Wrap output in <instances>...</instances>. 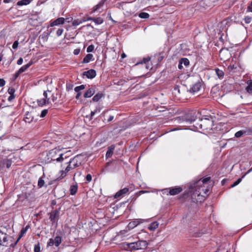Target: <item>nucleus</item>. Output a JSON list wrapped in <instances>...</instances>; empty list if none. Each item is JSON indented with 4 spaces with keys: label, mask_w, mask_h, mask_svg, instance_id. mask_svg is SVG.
<instances>
[{
    "label": "nucleus",
    "mask_w": 252,
    "mask_h": 252,
    "mask_svg": "<svg viewBox=\"0 0 252 252\" xmlns=\"http://www.w3.org/2000/svg\"><path fill=\"white\" fill-rule=\"evenodd\" d=\"M211 178L206 177L199 179L189 186V192L193 202L198 203L203 201L208 195V192L212 188V185L208 184Z\"/></svg>",
    "instance_id": "obj_1"
},
{
    "label": "nucleus",
    "mask_w": 252,
    "mask_h": 252,
    "mask_svg": "<svg viewBox=\"0 0 252 252\" xmlns=\"http://www.w3.org/2000/svg\"><path fill=\"white\" fill-rule=\"evenodd\" d=\"M64 154L62 151L58 149H53L49 151L47 154V160L48 162L56 161L58 162H62L66 157H63Z\"/></svg>",
    "instance_id": "obj_2"
},
{
    "label": "nucleus",
    "mask_w": 252,
    "mask_h": 252,
    "mask_svg": "<svg viewBox=\"0 0 252 252\" xmlns=\"http://www.w3.org/2000/svg\"><path fill=\"white\" fill-rule=\"evenodd\" d=\"M138 240L135 242L126 244V248L130 251H137L146 249L148 245L146 240H140L139 236L137 237Z\"/></svg>",
    "instance_id": "obj_3"
},
{
    "label": "nucleus",
    "mask_w": 252,
    "mask_h": 252,
    "mask_svg": "<svg viewBox=\"0 0 252 252\" xmlns=\"http://www.w3.org/2000/svg\"><path fill=\"white\" fill-rule=\"evenodd\" d=\"M78 158L79 156L77 155L75 156L74 158H71L68 162H67V164L68 165L65 168L64 170H62L60 171V173L61 174V179L63 178L65 176H66V174L69 171L74 169L72 167V163H73L74 161H75L76 159Z\"/></svg>",
    "instance_id": "obj_4"
},
{
    "label": "nucleus",
    "mask_w": 252,
    "mask_h": 252,
    "mask_svg": "<svg viewBox=\"0 0 252 252\" xmlns=\"http://www.w3.org/2000/svg\"><path fill=\"white\" fill-rule=\"evenodd\" d=\"M196 116L193 112H190L185 115L182 118V122L187 124H191L196 120Z\"/></svg>",
    "instance_id": "obj_5"
},
{
    "label": "nucleus",
    "mask_w": 252,
    "mask_h": 252,
    "mask_svg": "<svg viewBox=\"0 0 252 252\" xmlns=\"http://www.w3.org/2000/svg\"><path fill=\"white\" fill-rule=\"evenodd\" d=\"M51 94V91H44L43 93V98L37 100V103L38 105L42 106L47 104L50 103V98L48 97L49 94Z\"/></svg>",
    "instance_id": "obj_6"
},
{
    "label": "nucleus",
    "mask_w": 252,
    "mask_h": 252,
    "mask_svg": "<svg viewBox=\"0 0 252 252\" xmlns=\"http://www.w3.org/2000/svg\"><path fill=\"white\" fill-rule=\"evenodd\" d=\"M130 238V234L127 230H121L116 235L117 239L122 241L128 240Z\"/></svg>",
    "instance_id": "obj_7"
},
{
    "label": "nucleus",
    "mask_w": 252,
    "mask_h": 252,
    "mask_svg": "<svg viewBox=\"0 0 252 252\" xmlns=\"http://www.w3.org/2000/svg\"><path fill=\"white\" fill-rule=\"evenodd\" d=\"M7 236L5 233H4L1 229L0 228V245L7 246Z\"/></svg>",
    "instance_id": "obj_8"
},
{
    "label": "nucleus",
    "mask_w": 252,
    "mask_h": 252,
    "mask_svg": "<svg viewBox=\"0 0 252 252\" xmlns=\"http://www.w3.org/2000/svg\"><path fill=\"white\" fill-rule=\"evenodd\" d=\"M60 216V210H55L50 213V219L51 221L53 222H56Z\"/></svg>",
    "instance_id": "obj_9"
},
{
    "label": "nucleus",
    "mask_w": 252,
    "mask_h": 252,
    "mask_svg": "<svg viewBox=\"0 0 252 252\" xmlns=\"http://www.w3.org/2000/svg\"><path fill=\"white\" fill-rule=\"evenodd\" d=\"M143 222L144 220L142 219H136L129 222L127 225V228L129 230L132 229L137 226L139 224L142 223Z\"/></svg>",
    "instance_id": "obj_10"
},
{
    "label": "nucleus",
    "mask_w": 252,
    "mask_h": 252,
    "mask_svg": "<svg viewBox=\"0 0 252 252\" xmlns=\"http://www.w3.org/2000/svg\"><path fill=\"white\" fill-rule=\"evenodd\" d=\"M201 87V83L199 81H197L190 87L189 92L193 94L196 93L200 90Z\"/></svg>",
    "instance_id": "obj_11"
},
{
    "label": "nucleus",
    "mask_w": 252,
    "mask_h": 252,
    "mask_svg": "<svg viewBox=\"0 0 252 252\" xmlns=\"http://www.w3.org/2000/svg\"><path fill=\"white\" fill-rule=\"evenodd\" d=\"M83 75L86 76L88 78L93 79L96 76V71L91 69L84 72Z\"/></svg>",
    "instance_id": "obj_12"
},
{
    "label": "nucleus",
    "mask_w": 252,
    "mask_h": 252,
    "mask_svg": "<svg viewBox=\"0 0 252 252\" xmlns=\"http://www.w3.org/2000/svg\"><path fill=\"white\" fill-rule=\"evenodd\" d=\"M202 122L201 124H196V125H193L194 127L191 129L193 130H198V129H201L203 128V125H204L206 123H211V122L208 119H205L204 121L202 120H200Z\"/></svg>",
    "instance_id": "obj_13"
},
{
    "label": "nucleus",
    "mask_w": 252,
    "mask_h": 252,
    "mask_svg": "<svg viewBox=\"0 0 252 252\" xmlns=\"http://www.w3.org/2000/svg\"><path fill=\"white\" fill-rule=\"evenodd\" d=\"M65 22V19L63 17H60L54 20L53 22H52L50 24L51 27H53L55 26H58L59 25H62L64 24Z\"/></svg>",
    "instance_id": "obj_14"
},
{
    "label": "nucleus",
    "mask_w": 252,
    "mask_h": 252,
    "mask_svg": "<svg viewBox=\"0 0 252 252\" xmlns=\"http://www.w3.org/2000/svg\"><path fill=\"white\" fill-rule=\"evenodd\" d=\"M150 61V58L149 57L144 58L140 62L137 63L135 65H137L139 63L145 64V67H146L147 69H152V67L149 64Z\"/></svg>",
    "instance_id": "obj_15"
},
{
    "label": "nucleus",
    "mask_w": 252,
    "mask_h": 252,
    "mask_svg": "<svg viewBox=\"0 0 252 252\" xmlns=\"http://www.w3.org/2000/svg\"><path fill=\"white\" fill-rule=\"evenodd\" d=\"M252 132V131L250 129L240 130L235 133V136L237 138H239L244 134H250Z\"/></svg>",
    "instance_id": "obj_16"
},
{
    "label": "nucleus",
    "mask_w": 252,
    "mask_h": 252,
    "mask_svg": "<svg viewBox=\"0 0 252 252\" xmlns=\"http://www.w3.org/2000/svg\"><path fill=\"white\" fill-rule=\"evenodd\" d=\"M95 93L94 88L93 87L89 88L84 94L85 98H89L93 96Z\"/></svg>",
    "instance_id": "obj_17"
},
{
    "label": "nucleus",
    "mask_w": 252,
    "mask_h": 252,
    "mask_svg": "<svg viewBox=\"0 0 252 252\" xmlns=\"http://www.w3.org/2000/svg\"><path fill=\"white\" fill-rule=\"evenodd\" d=\"M129 190V189L127 188H125L118 191L115 195L114 197L115 198H117L121 196L122 195L126 194Z\"/></svg>",
    "instance_id": "obj_18"
},
{
    "label": "nucleus",
    "mask_w": 252,
    "mask_h": 252,
    "mask_svg": "<svg viewBox=\"0 0 252 252\" xmlns=\"http://www.w3.org/2000/svg\"><path fill=\"white\" fill-rule=\"evenodd\" d=\"M93 60H94L93 55L91 54H88L83 59L82 63H89L90 62L93 61Z\"/></svg>",
    "instance_id": "obj_19"
},
{
    "label": "nucleus",
    "mask_w": 252,
    "mask_h": 252,
    "mask_svg": "<svg viewBox=\"0 0 252 252\" xmlns=\"http://www.w3.org/2000/svg\"><path fill=\"white\" fill-rule=\"evenodd\" d=\"M29 228V226L27 225L25 227H24L21 229V230L20 231V233L19 236V237L16 242L15 245L20 240V239L22 237H23V236L26 233V232Z\"/></svg>",
    "instance_id": "obj_20"
},
{
    "label": "nucleus",
    "mask_w": 252,
    "mask_h": 252,
    "mask_svg": "<svg viewBox=\"0 0 252 252\" xmlns=\"http://www.w3.org/2000/svg\"><path fill=\"white\" fill-rule=\"evenodd\" d=\"M182 190V189L180 187L174 188L171 189L169 191V193L171 195H175L180 193Z\"/></svg>",
    "instance_id": "obj_21"
},
{
    "label": "nucleus",
    "mask_w": 252,
    "mask_h": 252,
    "mask_svg": "<svg viewBox=\"0 0 252 252\" xmlns=\"http://www.w3.org/2000/svg\"><path fill=\"white\" fill-rule=\"evenodd\" d=\"M33 117L31 113L28 112L26 114L24 117V121L26 123H30L32 121Z\"/></svg>",
    "instance_id": "obj_22"
},
{
    "label": "nucleus",
    "mask_w": 252,
    "mask_h": 252,
    "mask_svg": "<svg viewBox=\"0 0 252 252\" xmlns=\"http://www.w3.org/2000/svg\"><path fill=\"white\" fill-rule=\"evenodd\" d=\"M114 149L115 146L113 145H112L108 148V150L106 153V157L107 158H110L112 156Z\"/></svg>",
    "instance_id": "obj_23"
},
{
    "label": "nucleus",
    "mask_w": 252,
    "mask_h": 252,
    "mask_svg": "<svg viewBox=\"0 0 252 252\" xmlns=\"http://www.w3.org/2000/svg\"><path fill=\"white\" fill-rule=\"evenodd\" d=\"M87 20H92L93 21L96 25H100L102 24L103 22V19L101 18H90L87 19Z\"/></svg>",
    "instance_id": "obj_24"
},
{
    "label": "nucleus",
    "mask_w": 252,
    "mask_h": 252,
    "mask_svg": "<svg viewBox=\"0 0 252 252\" xmlns=\"http://www.w3.org/2000/svg\"><path fill=\"white\" fill-rule=\"evenodd\" d=\"M158 224L157 221H154L149 225L148 229L151 231H155L158 228Z\"/></svg>",
    "instance_id": "obj_25"
},
{
    "label": "nucleus",
    "mask_w": 252,
    "mask_h": 252,
    "mask_svg": "<svg viewBox=\"0 0 252 252\" xmlns=\"http://www.w3.org/2000/svg\"><path fill=\"white\" fill-rule=\"evenodd\" d=\"M78 186L77 184L72 185L70 186L69 191L71 195H74L77 191Z\"/></svg>",
    "instance_id": "obj_26"
},
{
    "label": "nucleus",
    "mask_w": 252,
    "mask_h": 252,
    "mask_svg": "<svg viewBox=\"0 0 252 252\" xmlns=\"http://www.w3.org/2000/svg\"><path fill=\"white\" fill-rule=\"evenodd\" d=\"M32 62H30L28 64L22 66L18 71L20 73L25 71L32 64Z\"/></svg>",
    "instance_id": "obj_27"
},
{
    "label": "nucleus",
    "mask_w": 252,
    "mask_h": 252,
    "mask_svg": "<svg viewBox=\"0 0 252 252\" xmlns=\"http://www.w3.org/2000/svg\"><path fill=\"white\" fill-rule=\"evenodd\" d=\"M86 21H87V20L85 19V18L82 19H75L73 21L72 24L73 26H77Z\"/></svg>",
    "instance_id": "obj_28"
},
{
    "label": "nucleus",
    "mask_w": 252,
    "mask_h": 252,
    "mask_svg": "<svg viewBox=\"0 0 252 252\" xmlns=\"http://www.w3.org/2000/svg\"><path fill=\"white\" fill-rule=\"evenodd\" d=\"M103 96L104 94L102 93H98L93 97V100L94 101L97 102L99 101Z\"/></svg>",
    "instance_id": "obj_29"
},
{
    "label": "nucleus",
    "mask_w": 252,
    "mask_h": 252,
    "mask_svg": "<svg viewBox=\"0 0 252 252\" xmlns=\"http://www.w3.org/2000/svg\"><path fill=\"white\" fill-rule=\"evenodd\" d=\"M248 86L246 88V90L249 94H252V80H250L247 82Z\"/></svg>",
    "instance_id": "obj_30"
},
{
    "label": "nucleus",
    "mask_w": 252,
    "mask_h": 252,
    "mask_svg": "<svg viewBox=\"0 0 252 252\" xmlns=\"http://www.w3.org/2000/svg\"><path fill=\"white\" fill-rule=\"evenodd\" d=\"M180 61L181 62V64H183L185 65L186 67L189 66V61L188 59L186 58H182L180 60Z\"/></svg>",
    "instance_id": "obj_31"
},
{
    "label": "nucleus",
    "mask_w": 252,
    "mask_h": 252,
    "mask_svg": "<svg viewBox=\"0 0 252 252\" xmlns=\"http://www.w3.org/2000/svg\"><path fill=\"white\" fill-rule=\"evenodd\" d=\"M54 240L55 246L58 247L62 242V238L60 236H56Z\"/></svg>",
    "instance_id": "obj_32"
},
{
    "label": "nucleus",
    "mask_w": 252,
    "mask_h": 252,
    "mask_svg": "<svg viewBox=\"0 0 252 252\" xmlns=\"http://www.w3.org/2000/svg\"><path fill=\"white\" fill-rule=\"evenodd\" d=\"M215 71L217 75L220 79H221L223 78L224 76V72L222 70L219 69V68H216Z\"/></svg>",
    "instance_id": "obj_33"
},
{
    "label": "nucleus",
    "mask_w": 252,
    "mask_h": 252,
    "mask_svg": "<svg viewBox=\"0 0 252 252\" xmlns=\"http://www.w3.org/2000/svg\"><path fill=\"white\" fill-rule=\"evenodd\" d=\"M139 17L142 19H148L149 17V14L146 12H141L139 14Z\"/></svg>",
    "instance_id": "obj_34"
},
{
    "label": "nucleus",
    "mask_w": 252,
    "mask_h": 252,
    "mask_svg": "<svg viewBox=\"0 0 252 252\" xmlns=\"http://www.w3.org/2000/svg\"><path fill=\"white\" fill-rule=\"evenodd\" d=\"M30 0H22L17 2L18 5H27L30 3Z\"/></svg>",
    "instance_id": "obj_35"
},
{
    "label": "nucleus",
    "mask_w": 252,
    "mask_h": 252,
    "mask_svg": "<svg viewBox=\"0 0 252 252\" xmlns=\"http://www.w3.org/2000/svg\"><path fill=\"white\" fill-rule=\"evenodd\" d=\"M85 88V85H81L79 86H77L75 88L74 91L75 92H80L81 90H84Z\"/></svg>",
    "instance_id": "obj_36"
},
{
    "label": "nucleus",
    "mask_w": 252,
    "mask_h": 252,
    "mask_svg": "<svg viewBox=\"0 0 252 252\" xmlns=\"http://www.w3.org/2000/svg\"><path fill=\"white\" fill-rule=\"evenodd\" d=\"M105 0H102L101 1H100L96 6H95V9H94V11H96V10H99V9L100 8V7L101 6H102L104 3V2H105Z\"/></svg>",
    "instance_id": "obj_37"
},
{
    "label": "nucleus",
    "mask_w": 252,
    "mask_h": 252,
    "mask_svg": "<svg viewBox=\"0 0 252 252\" xmlns=\"http://www.w3.org/2000/svg\"><path fill=\"white\" fill-rule=\"evenodd\" d=\"M44 183H45V182L43 179V178L40 177L38 181V186L39 188H41L44 186Z\"/></svg>",
    "instance_id": "obj_38"
},
{
    "label": "nucleus",
    "mask_w": 252,
    "mask_h": 252,
    "mask_svg": "<svg viewBox=\"0 0 252 252\" xmlns=\"http://www.w3.org/2000/svg\"><path fill=\"white\" fill-rule=\"evenodd\" d=\"M100 111V109L99 107H96V109L94 111H91V119H92L94 114L97 112H99Z\"/></svg>",
    "instance_id": "obj_39"
},
{
    "label": "nucleus",
    "mask_w": 252,
    "mask_h": 252,
    "mask_svg": "<svg viewBox=\"0 0 252 252\" xmlns=\"http://www.w3.org/2000/svg\"><path fill=\"white\" fill-rule=\"evenodd\" d=\"M40 251V247L39 244H37L34 245V252H39Z\"/></svg>",
    "instance_id": "obj_40"
},
{
    "label": "nucleus",
    "mask_w": 252,
    "mask_h": 252,
    "mask_svg": "<svg viewBox=\"0 0 252 252\" xmlns=\"http://www.w3.org/2000/svg\"><path fill=\"white\" fill-rule=\"evenodd\" d=\"M57 94L53 93L51 94V100L52 102H54L56 101L57 99Z\"/></svg>",
    "instance_id": "obj_41"
},
{
    "label": "nucleus",
    "mask_w": 252,
    "mask_h": 252,
    "mask_svg": "<svg viewBox=\"0 0 252 252\" xmlns=\"http://www.w3.org/2000/svg\"><path fill=\"white\" fill-rule=\"evenodd\" d=\"M80 165V163L78 162L77 158L76 159L75 161H74L73 163H72V165L73 168L74 169Z\"/></svg>",
    "instance_id": "obj_42"
},
{
    "label": "nucleus",
    "mask_w": 252,
    "mask_h": 252,
    "mask_svg": "<svg viewBox=\"0 0 252 252\" xmlns=\"http://www.w3.org/2000/svg\"><path fill=\"white\" fill-rule=\"evenodd\" d=\"M94 45H90L88 47L87 49V52L88 53L92 52L94 50Z\"/></svg>",
    "instance_id": "obj_43"
},
{
    "label": "nucleus",
    "mask_w": 252,
    "mask_h": 252,
    "mask_svg": "<svg viewBox=\"0 0 252 252\" xmlns=\"http://www.w3.org/2000/svg\"><path fill=\"white\" fill-rule=\"evenodd\" d=\"M237 68V66L235 65V64H230L228 67L227 69L229 71H231L233 69H236Z\"/></svg>",
    "instance_id": "obj_44"
},
{
    "label": "nucleus",
    "mask_w": 252,
    "mask_h": 252,
    "mask_svg": "<svg viewBox=\"0 0 252 252\" xmlns=\"http://www.w3.org/2000/svg\"><path fill=\"white\" fill-rule=\"evenodd\" d=\"M48 110L47 109H44L43 110L40 114V117L43 118L47 114Z\"/></svg>",
    "instance_id": "obj_45"
},
{
    "label": "nucleus",
    "mask_w": 252,
    "mask_h": 252,
    "mask_svg": "<svg viewBox=\"0 0 252 252\" xmlns=\"http://www.w3.org/2000/svg\"><path fill=\"white\" fill-rule=\"evenodd\" d=\"M244 20L246 24H249L252 21V17L249 16H246L245 17Z\"/></svg>",
    "instance_id": "obj_46"
},
{
    "label": "nucleus",
    "mask_w": 252,
    "mask_h": 252,
    "mask_svg": "<svg viewBox=\"0 0 252 252\" xmlns=\"http://www.w3.org/2000/svg\"><path fill=\"white\" fill-rule=\"evenodd\" d=\"M53 245H55V244L54 243V240L52 238L50 239L49 240V242L47 243L48 246H53Z\"/></svg>",
    "instance_id": "obj_47"
},
{
    "label": "nucleus",
    "mask_w": 252,
    "mask_h": 252,
    "mask_svg": "<svg viewBox=\"0 0 252 252\" xmlns=\"http://www.w3.org/2000/svg\"><path fill=\"white\" fill-rule=\"evenodd\" d=\"M63 29H58L57 31V35L58 36H61L63 34Z\"/></svg>",
    "instance_id": "obj_48"
},
{
    "label": "nucleus",
    "mask_w": 252,
    "mask_h": 252,
    "mask_svg": "<svg viewBox=\"0 0 252 252\" xmlns=\"http://www.w3.org/2000/svg\"><path fill=\"white\" fill-rule=\"evenodd\" d=\"M8 92L10 95H14L15 90L12 88H10L8 90Z\"/></svg>",
    "instance_id": "obj_49"
},
{
    "label": "nucleus",
    "mask_w": 252,
    "mask_h": 252,
    "mask_svg": "<svg viewBox=\"0 0 252 252\" xmlns=\"http://www.w3.org/2000/svg\"><path fill=\"white\" fill-rule=\"evenodd\" d=\"M19 42L18 41H15L12 45V48L14 49H16L18 48Z\"/></svg>",
    "instance_id": "obj_50"
},
{
    "label": "nucleus",
    "mask_w": 252,
    "mask_h": 252,
    "mask_svg": "<svg viewBox=\"0 0 252 252\" xmlns=\"http://www.w3.org/2000/svg\"><path fill=\"white\" fill-rule=\"evenodd\" d=\"M86 180L88 182H90L92 180V175L90 174H88L86 177Z\"/></svg>",
    "instance_id": "obj_51"
},
{
    "label": "nucleus",
    "mask_w": 252,
    "mask_h": 252,
    "mask_svg": "<svg viewBox=\"0 0 252 252\" xmlns=\"http://www.w3.org/2000/svg\"><path fill=\"white\" fill-rule=\"evenodd\" d=\"M5 84V81L3 79H0V87H3Z\"/></svg>",
    "instance_id": "obj_52"
},
{
    "label": "nucleus",
    "mask_w": 252,
    "mask_h": 252,
    "mask_svg": "<svg viewBox=\"0 0 252 252\" xmlns=\"http://www.w3.org/2000/svg\"><path fill=\"white\" fill-rule=\"evenodd\" d=\"M80 52V49H76L74 50L73 51V54L75 55H77L79 54Z\"/></svg>",
    "instance_id": "obj_53"
},
{
    "label": "nucleus",
    "mask_w": 252,
    "mask_h": 252,
    "mask_svg": "<svg viewBox=\"0 0 252 252\" xmlns=\"http://www.w3.org/2000/svg\"><path fill=\"white\" fill-rule=\"evenodd\" d=\"M23 62V58H20L19 59V60L17 61V63L18 64V65H21L22 64Z\"/></svg>",
    "instance_id": "obj_54"
},
{
    "label": "nucleus",
    "mask_w": 252,
    "mask_h": 252,
    "mask_svg": "<svg viewBox=\"0 0 252 252\" xmlns=\"http://www.w3.org/2000/svg\"><path fill=\"white\" fill-rule=\"evenodd\" d=\"M247 10L249 12H252V1L251 2L249 6L248 7Z\"/></svg>",
    "instance_id": "obj_55"
},
{
    "label": "nucleus",
    "mask_w": 252,
    "mask_h": 252,
    "mask_svg": "<svg viewBox=\"0 0 252 252\" xmlns=\"http://www.w3.org/2000/svg\"><path fill=\"white\" fill-rule=\"evenodd\" d=\"M143 234L144 235V237L145 238H146L148 236V233H146L145 232H143L142 233H139L138 234V236H139L141 239H142V237H141V236H140L139 235H142Z\"/></svg>",
    "instance_id": "obj_56"
},
{
    "label": "nucleus",
    "mask_w": 252,
    "mask_h": 252,
    "mask_svg": "<svg viewBox=\"0 0 252 252\" xmlns=\"http://www.w3.org/2000/svg\"><path fill=\"white\" fill-rule=\"evenodd\" d=\"M15 97V95H10L8 98V100L10 101H11L12 99H13Z\"/></svg>",
    "instance_id": "obj_57"
},
{
    "label": "nucleus",
    "mask_w": 252,
    "mask_h": 252,
    "mask_svg": "<svg viewBox=\"0 0 252 252\" xmlns=\"http://www.w3.org/2000/svg\"><path fill=\"white\" fill-rule=\"evenodd\" d=\"M72 17H68V18H66V19H65V21L67 22V23H69L71 21H72Z\"/></svg>",
    "instance_id": "obj_58"
},
{
    "label": "nucleus",
    "mask_w": 252,
    "mask_h": 252,
    "mask_svg": "<svg viewBox=\"0 0 252 252\" xmlns=\"http://www.w3.org/2000/svg\"><path fill=\"white\" fill-rule=\"evenodd\" d=\"M21 73L19 72L18 71H17L15 74H14V79H16L18 76Z\"/></svg>",
    "instance_id": "obj_59"
},
{
    "label": "nucleus",
    "mask_w": 252,
    "mask_h": 252,
    "mask_svg": "<svg viewBox=\"0 0 252 252\" xmlns=\"http://www.w3.org/2000/svg\"><path fill=\"white\" fill-rule=\"evenodd\" d=\"M178 68L180 69H182L183 68V64H181V62L179 61Z\"/></svg>",
    "instance_id": "obj_60"
},
{
    "label": "nucleus",
    "mask_w": 252,
    "mask_h": 252,
    "mask_svg": "<svg viewBox=\"0 0 252 252\" xmlns=\"http://www.w3.org/2000/svg\"><path fill=\"white\" fill-rule=\"evenodd\" d=\"M76 93H77V94L76 95V98L79 99L80 95H81V92H76Z\"/></svg>",
    "instance_id": "obj_61"
},
{
    "label": "nucleus",
    "mask_w": 252,
    "mask_h": 252,
    "mask_svg": "<svg viewBox=\"0 0 252 252\" xmlns=\"http://www.w3.org/2000/svg\"><path fill=\"white\" fill-rule=\"evenodd\" d=\"M113 119H114L113 116H110L108 119V122H110L112 121L113 120Z\"/></svg>",
    "instance_id": "obj_62"
},
{
    "label": "nucleus",
    "mask_w": 252,
    "mask_h": 252,
    "mask_svg": "<svg viewBox=\"0 0 252 252\" xmlns=\"http://www.w3.org/2000/svg\"><path fill=\"white\" fill-rule=\"evenodd\" d=\"M238 185V183H237V182L236 181V182H234V183L231 185V187L232 188H233V187H234L236 186H237V185Z\"/></svg>",
    "instance_id": "obj_63"
},
{
    "label": "nucleus",
    "mask_w": 252,
    "mask_h": 252,
    "mask_svg": "<svg viewBox=\"0 0 252 252\" xmlns=\"http://www.w3.org/2000/svg\"><path fill=\"white\" fill-rule=\"evenodd\" d=\"M252 171V167L246 173V174H249L250 173V172H251Z\"/></svg>",
    "instance_id": "obj_64"
}]
</instances>
